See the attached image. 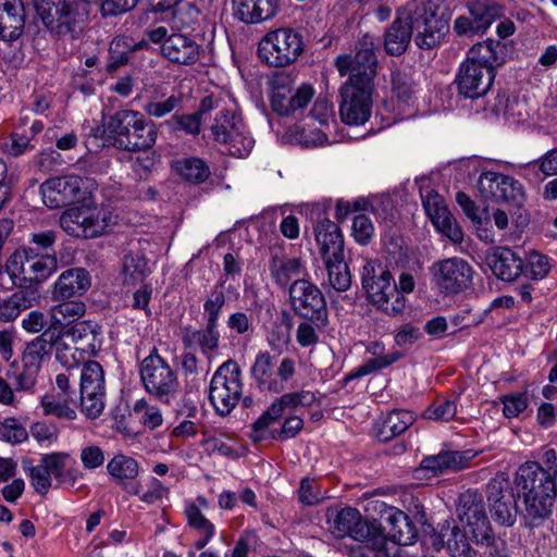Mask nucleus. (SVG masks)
Segmentation results:
<instances>
[{"label":"nucleus","mask_w":557,"mask_h":557,"mask_svg":"<svg viewBox=\"0 0 557 557\" xmlns=\"http://www.w3.org/2000/svg\"><path fill=\"white\" fill-rule=\"evenodd\" d=\"M314 401L315 395L310 391H300L284 394L278 399H276L271 405V407L253 422V440H260L262 435L259 433L264 431L272 422L281 418L285 410H293L299 407H309Z\"/></svg>","instance_id":"4be33fe9"},{"label":"nucleus","mask_w":557,"mask_h":557,"mask_svg":"<svg viewBox=\"0 0 557 557\" xmlns=\"http://www.w3.org/2000/svg\"><path fill=\"white\" fill-rule=\"evenodd\" d=\"M470 451L442 450L437 455L426 456L421 468L438 475L445 471H459L468 466L473 456Z\"/></svg>","instance_id":"7c9ffc66"},{"label":"nucleus","mask_w":557,"mask_h":557,"mask_svg":"<svg viewBox=\"0 0 557 557\" xmlns=\"http://www.w3.org/2000/svg\"><path fill=\"white\" fill-rule=\"evenodd\" d=\"M469 14L474 23L476 34H484L499 16L500 8L495 3L480 0L468 3Z\"/></svg>","instance_id":"a18cd8bd"},{"label":"nucleus","mask_w":557,"mask_h":557,"mask_svg":"<svg viewBox=\"0 0 557 557\" xmlns=\"http://www.w3.org/2000/svg\"><path fill=\"white\" fill-rule=\"evenodd\" d=\"M39 372V369L22 361L21 367L13 363L7 376L13 381L16 392H32L37 384Z\"/></svg>","instance_id":"8fccbe9b"},{"label":"nucleus","mask_w":557,"mask_h":557,"mask_svg":"<svg viewBox=\"0 0 557 557\" xmlns=\"http://www.w3.org/2000/svg\"><path fill=\"white\" fill-rule=\"evenodd\" d=\"M492 272L503 281L511 282L523 272V260L511 249L498 247L486 257Z\"/></svg>","instance_id":"bb28decb"},{"label":"nucleus","mask_w":557,"mask_h":557,"mask_svg":"<svg viewBox=\"0 0 557 557\" xmlns=\"http://www.w3.org/2000/svg\"><path fill=\"white\" fill-rule=\"evenodd\" d=\"M304 51L302 34L290 27H281L267 33L258 45L260 60L274 67L293 64Z\"/></svg>","instance_id":"9b49d317"},{"label":"nucleus","mask_w":557,"mask_h":557,"mask_svg":"<svg viewBox=\"0 0 557 557\" xmlns=\"http://www.w3.org/2000/svg\"><path fill=\"white\" fill-rule=\"evenodd\" d=\"M139 374L145 391L156 399L170 404L177 398L180 393L177 372L160 356L156 347L141 360Z\"/></svg>","instance_id":"1a4fd4ad"},{"label":"nucleus","mask_w":557,"mask_h":557,"mask_svg":"<svg viewBox=\"0 0 557 557\" xmlns=\"http://www.w3.org/2000/svg\"><path fill=\"white\" fill-rule=\"evenodd\" d=\"M234 16L246 24L268 21L280 10V0H232Z\"/></svg>","instance_id":"393cba45"},{"label":"nucleus","mask_w":557,"mask_h":557,"mask_svg":"<svg viewBox=\"0 0 557 557\" xmlns=\"http://www.w3.org/2000/svg\"><path fill=\"white\" fill-rule=\"evenodd\" d=\"M457 413L455 401L449 399H440L431 405L424 412V417L435 421H450Z\"/></svg>","instance_id":"774afa93"},{"label":"nucleus","mask_w":557,"mask_h":557,"mask_svg":"<svg viewBox=\"0 0 557 557\" xmlns=\"http://www.w3.org/2000/svg\"><path fill=\"white\" fill-rule=\"evenodd\" d=\"M176 170L182 177L194 184L203 183L210 175V169L199 158H187L176 163Z\"/></svg>","instance_id":"864d4df0"},{"label":"nucleus","mask_w":557,"mask_h":557,"mask_svg":"<svg viewBox=\"0 0 557 557\" xmlns=\"http://www.w3.org/2000/svg\"><path fill=\"white\" fill-rule=\"evenodd\" d=\"M413 422L414 416L412 412L395 409L376 421L374 426L375 436L380 442H388L407 431Z\"/></svg>","instance_id":"2f4dec72"},{"label":"nucleus","mask_w":557,"mask_h":557,"mask_svg":"<svg viewBox=\"0 0 557 557\" xmlns=\"http://www.w3.org/2000/svg\"><path fill=\"white\" fill-rule=\"evenodd\" d=\"M85 311L86 306L83 301L63 300V302L52 306L50 308L49 327H54V330L61 334V329L65 323H69L72 320L81 318L82 315H84Z\"/></svg>","instance_id":"37998d69"},{"label":"nucleus","mask_w":557,"mask_h":557,"mask_svg":"<svg viewBox=\"0 0 557 557\" xmlns=\"http://www.w3.org/2000/svg\"><path fill=\"white\" fill-rule=\"evenodd\" d=\"M182 342L187 348L199 347L203 354L211 352L220 343L218 324L206 321V327L200 330L185 326L182 329Z\"/></svg>","instance_id":"f704fd0d"},{"label":"nucleus","mask_w":557,"mask_h":557,"mask_svg":"<svg viewBox=\"0 0 557 557\" xmlns=\"http://www.w3.org/2000/svg\"><path fill=\"white\" fill-rule=\"evenodd\" d=\"M26 270L24 271V276H22V282H24V287L29 286L33 287V284L38 285L46 281L53 272H55L58 268V261L54 256L45 255V256H35L29 253L28 261H26Z\"/></svg>","instance_id":"ea45409f"},{"label":"nucleus","mask_w":557,"mask_h":557,"mask_svg":"<svg viewBox=\"0 0 557 557\" xmlns=\"http://www.w3.org/2000/svg\"><path fill=\"white\" fill-rule=\"evenodd\" d=\"M362 537H367V545L374 553L375 557H398L399 546H404L389 534L386 535L381 530L374 528L370 529L367 527V534H363Z\"/></svg>","instance_id":"79ce46f5"},{"label":"nucleus","mask_w":557,"mask_h":557,"mask_svg":"<svg viewBox=\"0 0 557 557\" xmlns=\"http://www.w3.org/2000/svg\"><path fill=\"white\" fill-rule=\"evenodd\" d=\"M436 10L431 0H410L406 5V20L410 22L414 44L420 49L437 47L448 32L447 22Z\"/></svg>","instance_id":"0eeeda50"},{"label":"nucleus","mask_w":557,"mask_h":557,"mask_svg":"<svg viewBox=\"0 0 557 557\" xmlns=\"http://www.w3.org/2000/svg\"><path fill=\"white\" fill-rule=\"evenodd\" d=\"M421 199L425 213L432 223L449 212L443 197L433 189L421 190Z\"/></svg>","instance_id":"13d9d810"},{"label":"nucleus","mask_w":557,"mask_h":557,"mask_svg":"<svg viewBox=\"0 0 557 557\" xmlns=\"http://www.w3.org/2000/svg\"><path fill=\"white\" fill-rule=\"evenodd\" d=\"M36 15L57 37L74 38L84 27L87 11L77 0H33Z\"/></svg>","instance_id":"423d86ee"},{"label":"nucleus","mask_w":557,"mask_h":557,"mask_svg":"<svg viewBox=\"0 0 557 557\" xmlns=\"http://www.w3.org/2000/svg\"><path fill=\"white\" fill-rule=\"evenodd\" d=\"M507 46L494 39L473 45L456 77L459 95L476 99L484 96L495 78V69L507 60Z\"/></svg>","instance_id":"f03ea898"},{"label":"nucleus","mask_w":557,"mask_h":557,"mask_svg":"<svg viewBox=\"0 0 557 557\" xmlns=\"http://www.w3.org/2000/svg\"><path fill=\"white\" fill-rule=\"evenodd\" d=\"M371 507L380 515L382 522L386 523L388 534L398 543L410 545L416 541L417 528L404 511L381 500L369 502L366 510L369 511Z\"/></svg>","instance_id":"412c9836"},{"label":"nucleus","mask_w":557,"mask_h":557,"mask_svg":"<svg viewBox=\"0 0 557 557\" xmlns=\"http://www.w3.org/2000/svg\"><path fill=\"white\" fill-rule=\"evenodd\" d=\"M104 128L112 136L113 146L127 152L150 149L158 138L156 123L134 110H120L109 115Z\"/></svg>","instance_id":"20e7f679"},{"label":"nucleus","mask_w":557,"mask_h":557,"mask_svg":"<svg viewBox=\"0 0 557 557\" xmlns=\"http://www.w3.org/2000/svg\"><path fill=\"white\" fill-rule=\"evenodd\" d=\"M78 406L89 419L98 418L104 409L106 388L98 391L95 387H79L77 393Z\"/></svg>","instance_id":"49530a36"},{"label":"nucleus","mask_w":557,"mask_h":557,"mask_svg":"<svg viewBox=\"0 0 557 557\" xmlns=\"http://www.w3.org/2000/svg\"><path fill=\"white\" fill-rule=\"evenodd\" d=\"M289 300L294 313L318 324H329V309L320 288L307 280H295L289 286Z\"/></svg>","instance_id":"2eb2a0df"},{"label":"nucleus","mask_w":557,"mask_h":557,"mask_svg":"<svg viewBox=\"0 0 557 557\" xmlns=\"http://www.w3.org/2000/svg\"><path fill=\"white\" fill-rule=\"evenodd\" d=\"M39 301L37 288L20 287L11 296L0 298V320L3 322L14 321L22 311L29 309Z\"/></svg>","instance_id":"c756f323"},{"label":"nucleus","mask_w":557,"mask_h":557,"mask_svg":"<svg viewBox=\"0 0 557 557\" xmlns=\"http://www.w3.org/2000/svg\"><path fill=\"white\" fill-rule=\"evenodd\" d=\"M376 63L374 45L368 35L358 42L355 53L335 59L339 75H349L341 87L339 115L345 124L363 125L370 119Z\"/></svg>","instance_id":"f257e3e1"},{"label":"nucleus","mask_w":557,"mask_h":557,"mask_svg":"<svg viewBox=\"0 0 557 557\" xmlns=\"http://www.w3.org/2000/svg\"><path fill=\"white\" fill-rule=\"evenodd\" d=\"M172 13L176 25L183 28L193 26L200 16V10L189 0H180Z\"/></svg>","instance_id":"052dcab7"},{"label":"nucleus","mask_w":557,"mask_h":557,"mask_svg":"<svg viewBox=\"0 0 557 557\" xmlns=\"http://www.w3.org/2000/svg\"><path fill=\"white\" fill-rule=\"evenodd\" d=\"M401 358V354L399 351H393L386 355H380L373 359L368 360L364 364L360 366L355 374H351L350 377H359L363 375H368L377 370L387 368L388 366L397 362Z\"/></svg>","instance_id":"338daca9"},{"label":"nucleus","mask_w":557,"mask_h":557,"mask_svg":"<svg viewBox=\"0 0 557 557\" xmlns=\"http://www.w3.org/2000/svg\"><path fill=\"white\" fill-rule=\"evenodd\" d=\"M165 125L173 132L183 131L189 135L200 132L201 119L195 112L191 114H174L165 121Z\"/></svg>","instance_id":"680f3d73"},{"label":"nucleus","mask_w":557,"mask_h":557,"mask_svg":"<svg viewBox=\"0 0 557 557\" xmlns=\"http://www.w3.org/2000/svg\"><path fill=\"white\" fill-rule=\"evenodd\" d=\"M329 284L337 292H346L351 286V274L347 263L345 262V256L334 258L324 261Z\"/></svg>","instance_id":"de8ad7c7"},{"label":"nucleus","mask_w":557,"mask_h":557,"mask_svg":"<svg viewBox=\"0 0 557 557\" xmlns=\"http://www.w3.org/2000/svg\"><path fill=\"white\" fill-rule=\"evenodd\" d=\"M25 24L22 0H0V39L12 42L18 39Z\"/></svg>","instance_id":"a878e982"},{"label":"nucleus","mask_w":557,"mask_h":557,"mask_svg":"<svg viewBox=\"0 0 557 557\" xmlns=\"http://www.w3.org/2000/svg\"><path fill=\"white\" fill-rule=\"evenodd\" d=\"M326 520L329 530L336 537L359 539L363 536L364 522L360 512L355 508H330L326 511Z\"/></svg>","instance_id":"5701e85b"},{"label":"nucleus","mask_w":557,"mask_h":557,"mask_svg":"<svg viewBox=\"0 0 557 557\" xmlns=\"http://www.w3.org/2000/svg\"><path fill=\"white\" fill-rule=\"evenodd\" d=\"M225 301V281L220 280L213 285L203 304L206 321L218 324Z\"/></svg>","instance_id":"3c124183"},{"label":"nucleus","mask_w":557,"mask_h":557,"mask_svg":"<svg viewBox=\"0 0 557 557\" xmlns=\"http://www.w3.org/2000/svg\"><path fill=\"white\" fill-rule=\"evenodd\" d=\"M133 412L150 430L159 428L163 423V417L159 407L150 405L144 398L135 403Z\"/></svg>","instance_id":"4d7b16f0"},{"label":"nucleus","mask_w":557,"mask_h":557,"mask_svg":"<svg viewBox=\"0 0 557 557\" xmlns=\"http://www.w3.org/2000/svg\"><path fill=\"white\" fill-rule=\"evenodd\" d=\"M412 32L406 20V9L393 21L384 34V48L391 55L403 54L410 42Z\"/></svg>","instance_id":"473e14b6"},{"label":"nucleus","mask_w":557,"mask_h":557,"mask_svg":"<svg viewBox=\"0 0 557 557\" xmlns=\"http://www.w3.org/2000/svg\"><path fill=\"white\" fill-rule=\"evenodd\" d=\"M161 51L169 61L177 64H193L199 58V45L181 34L168 37L162 44Z\"/></svg>","instance_id":"c85d7f7f"},{"label":"nucleus","mask_w":557,"mask_h":557,"mask_svg":"<svg viewBox=\"0 0 557 557\" xmlns=\"http://www.w3.org/2000/svg\"><path fill=\"white\" fill-rule=\"evenodd\" d=\"M184 95L181 91L173 92L165 99H152L144 106L147 115L161 119L177 111L183 107Z\"/></svg>","instance_id":"603ef678"},{"label":"nucleus","mask_w":557,"mask_h":557,"mask_svg":"<svg viewBox=\"0 0 557 557\" xmlns=\"http://www.w3.org/2000/svg\"><path fill=\"white\" fill-rule=\"evenodd\" d=\"M29 253H34L32 248H24L22 250H15L8 259L5 263V273H8L12 285L23 287L22 276L26 270V261H28Z\"/></svg>","instance_id":"5fc2aeb1"},{"label":"nucleus","mask_w":557,"mask_h":557,"mask_svg":"<svg viewBox=\"0 0 557 557\" xmlns=\"http://www.w3.org/2000/svg\"><path fill=\"white\" fill-rule=\"evenodd\" d=\"M456 511L460 522L465 523L476 544L490 548L491 556L505 557L499 554V546L503 547L504 543H498L494 536L482 494L476 490H467L460 494Z\"/></svg>","instance_id":"6e6552de"},{"label":"nucleus","mask_w":557,"mask_h":557,"mask_svg":"<svg viewBox=\"0 0 557 557\" xmlns=\"http://www.w3.org/2000/svg\"><path fill=\"white\" fill-rule=\"evenodd\" d=\"M361 285L368 299L381 311L396 315L406 307V298L398 290L392 273L377 260H366L361 269Z\"/></svg>","instance_id":"39448f33"},{"label":"nucleus","mask_w":557,"mask_h":557,"mask_svg":"<svg viewBox=\"0 0 557 557\" xmlns=\"http://www.w3.org/2000/svg\"><path fill=\"white\" fill-rule=\"evenodd\" d=\"M433 282L445 295H456L472 285L473 269L458 257L440 260L431 267Z\"/></svg>","instance_id":"f3484780"},{"label":"nucleus","mask_w":557,"mask_h":557,"mask_svg":"<svg viewBox=\"0 0 557 557\" xmlns=\"http://www.w3.org/2000/svg\"><path fill=\"white\" fill-rule=\"evenodd\" d=\"M107 471L125 490V484L136 483L133 480L139 473V466L134 458L120 454L107 463Z\"/></svg>","instance_id":"a19ab883"},{"label":"nucleus","mask_w":557,"mask_h":557,"mask_svg":"<svg viewBox=\"0 0 557 557\" xmlns=\"http://www.w3.org/2000/svg\"><path fill=\"white\" fill-rule=\"evenodd\" d=\"M211 133L213 139L223 145L228 154L237 158L248 156L255 145L242 115L236 110L218 111L211 125Z\"/></svg>","instance_id":"ddd939ff"},{"label":"nucleus","mask_w":557,"mask_h":557,"mask_svg":"<svg viewBox=\"0 0 557 557\" xmlns=\"http://www.w3.org/2000/svg\"><path fill=\"white\" fill-rule=\"evenodd\" d=\"M125 492L138 496L147 505H153L168 498L169 488L157 478L150 476L146 481V490L139 482L125 484Z\"/></svg>","instance_id":"c03bdc74"},{"label":"nucleus","mask_w":557,"mask_h":557,"mask_svg":"<svg viewBox=\"0 0 557 557\" xmlns=\"http://www.w3.org/2000/svg\"><path fill=\"white\" fill-rule=\"evenodd\" d=\"M243 395L242 370L238 363L228 359L213 373L209 386V401L215 412L225 417L230 414Z\"/></svg>","instance_id":"f8f14e48"},{"label":"nucleus","mask_w":557,"mask_h":557,"mask_svg":"<svg viewBox=\"0 0 557 557\" xmlns=\"http://www.w3.org/2000/svg\"><path fill=\"white\" fill-rule=\"evenodd\" d=\"M146 46L145 41L136 42L127 36H116L109 45V60L106 65L108 73H113L129 62V57L135 51Z\"/></svg>","instance_id":"58836bf2"},{"label":"nucleus","mask_w":557,"mask_h":557,"mask_svg":"<svg viewBox=\"0 0 557 557\" xmlns=\"http://www.w3.org/2000/svg\"><path fill=\"white\" fill-rule=\"evenodd\" d=\"M28 438L26 429L14 418L0 421V441L21 444Z\"/></svg>","instance_id":"e2e57ef3"},{"label":"nucleus","mask_w":557,"mask_h":557,"mask_svg":"<svg viewBox=\"0 0 557 557\" xmlns=\"http://www.w3.org/2000/svg\"><path fill=\"white\" fill-rule=\"evenodd\" d=\"M481 195L498 202L521 208L525 201L523 185L512 176L499 172H483L478 181Z\"/></svg>","instance_id":"6ab92c4d"},{"label":"nucleus","mask_w":557,"mask_h":557,"mask_svg":"<svg viewBox=\"0 0 557 557\" xmlns=\"http://www.w3.org/2000/svg\"><path fill=\"white\" fill-rule=\"evenodd\" d=\"M96 187L95 180L71 174L48 178L40 185V194L48 208L59 209L86 200Z\"/></svg>","instance_id":"4468645a"},{"label":"nucleus","mask_w":557,"mask_h":557,"mask_svg":"<svg viewBox=\"0 0 557 557\" xmlns=\"http://www.w3.org/2000/svg\"><path fill=\"white\" fill-rule=\"evenodd\" d=\"M327 324H318L314 321L305 320L297 326L296 341L301 347L314 346L319 339V331L324 330Z\"/></svg>","instance_id":"69168bd1"},{"label":"nucleus","mask_w":557,"mask_h":557,"mask_svg":"<svg viewBox=\"0 0 557 557\" xmlns=\"http://www.w3.org/2000/svg\"><path fill=\"white\" fill-rule=\"evenodd\" d=\"M467 529L462 531L459 527H453L447 534L445 546L450 557H475L476 552L467 537Z\"/></svg>","instance_id":"09e8293b"},{"label":"nucleus","mask_w":557,"mask_h":557,"mask_svg":"<svg viewBox=\"0 0 557 557\" xmlns=\"http://www.w3.org/2000/svg\"><path fill=\"white\" fill-rule=\"evenodd\" d=\"M91 286L89 272L84 268L63 271L53 284V299L67 300L84 295Z\"/></svg>","instance_id":"b1692460"},{"label":"nucleus","mask_w":557,"mask_h":557,"mask_svg":"<svg viewBox=\"0 0 557 557\" xmlns=\"http://www.w3.org/2000/svg\"><path fill=\"white\" fill-rule=\"evenodd\" d=\"M515 484L523 500L527 523L532 528L542 525L550 517L556 499L555 471L545 470L539 461H527L518 468Z\"/></svg>","instance_id":"7ed1b4c3"},{"label":"nucleus","mask_w":557,"mask_h":557,"mask_svg":"<svg viewBox=\"0 0 557 557\" xmlns=\"http://www.w3.org/2000/svg\"><path fill=\"white\" fill-rule=\"evenodd\" d=\"M550 270L548 258L536 251L529 253L527 263H523V272L527 277L532 280L544 278Z\"/></svg>","instance_id":"bf43d9fd"},{"label":"nucleus","mask_w":557,"mask_h":557,"mask_svg":"<svg viewBox=\"0 0 557 557\" xmlns=\"http://www.w3.org/2000/svg\"><path fill=\"white\" fill-rule=\"evenodd\" d=\"M269 270L273 280L281 286H286L293 277L300 275L301 261L298 258H289L282 250H271Z\"/></svg>","instance_id":"e433bc0d"},{"label":"nucleus","mask_w":557,"mask_h":557,"mask_svg":"<svg viewBox=\"0 0 557 557\" xmlns=\"http://www.w3.org/2000/svg\"><path fill=\"white\" fill-rule=\"evenodd\" d=\"M59 338L60 333L54 327H48V330L26 344L22 361L41 370L44 359L51 354Z\"/></svg>","instance_id":"72a5a7b5"},{"label":"nucleus","mask_w":557,"mask_h":557,"mask_svg":"<svg viewBox=\"0 0 557 557\" xmlns=\"http://www.w3.org/2000/svg\"><path fill=\"white\" fill-rule=\"evenodd\" d=\"M123 285L135 286L144 283L150 274L149 261L140 250H129L122 259Z\"/></svg>","instance_id":"4c0bfd02"},{"label":"nucleus","mask_w":557,"mask_h":557,"mask_svg":"<svg viewBox=\"0 0 557 557\" xmlns=\"http://www.w3.org/2000/svg\"><path fill=\"white\" fill-rule=\"evenodd\" d=\"M271 85V108L282 116L295 114L306 108L314 96L311 85L302 84L295 88L293 78L286 74L276 75Z\"/></svg>","instance_id":"dca6fc26"},{"label":"nucleus","mask_w":557,"mask_h":557,"mask_svg":"<svg viewBox=\"0 0 557 557\" xmlns=\"http://www.w3.org/2000/svg\"><path fill=\"white\" fill-rule=\"evenodd\" d=\"M95 387L98 391L104 387V371L97 361L86 362L81 370L79 387Z\"/></svg>","instance_id":"0e129e2a"},{"label":"nucleus","mask_w":557,"mask_h":557,"mask_svg":"<svg viewBox=\"0 0 557 557\" xmlns=\"http://www.w3.org/2000/svg\"><path fill=\"white\" fill-rule=\"evenodd\" d=\"M314 233L323 261L344 256V237L337 224L323 219L315 225Z\"/></svg>","instance_id":"cd10ccee"},{"label":"nucleus","mask_w":557,"mask_h":557,"mask_svg":"<svg viewBox=\"0 0 557 557\" xmlns=\"http://www.w3.org/2000/svg\"><path fill=\"white\" fill-rule=\"evenodd\" d=\"M250 374L262 391L278 393L284 387L273 372V357L269 351H259L250 369Z\"/></svg>","instance_id":"c9c22d12"},{"label":"nucleus","mask_w":557,"mask_h":557,"mask_svg":"<svg viewBox=\"0 0 557 557\" xmlns=\"http://www.w3.org/2000/svg\"><path fill=\"white\" fill-rule=\"evenodd\" d=\"M67 455L53 453L41 457L38 465H34L28 458L22 460V469L28 475L34 490L46 495L51 487V478L65 481L64 463Z\"/></svg>","instance_id":"aec40b11"},{"label":"nucleus","mask_w":557,"mask_h":557,"mask_svg":"<svg viewBox=\"0 0 557 557\" xmlns=\"http://www.w3.org/2000/svg\"><path fill=\"white\" fill-rule=\"evenodd\" d=\"M112 220L109 208L85 203L66 209L60 216L61 228L70 236L90 239L107 233Z\"/></svg>","instance_id":"9d476101"},{"label":"nucleus","mask_w":557,"mask_h":557,"mask_svg":"<svg viewBox=\"0 0 557 557\" xmlns=\"http://www.w3.org/2000/svg\"><path fill=\"white\" fill-rule=\"evenodd\" d=\"M41 407L45 414L55 416L61 419L74 420L76 418V407L67 399L61 398L54 394L45 395L41 399Z\"/></svg>","instance_id":"6e6d98bb"},{"label":"nucleus","mask_w":557,"mask_h":557,"mask_svg":"<svg viewBox=\"0 0 557 557\" xmlns=\"http://www.w3.org/2000/svg\"><path fill=\"white\" fill-rule=\"evenodd\" d=\"M486 499L492 518L496 523L511 527L516 522L518 508L511 482L504 474H497L486 484Z\"/></svg>","instance_id":"a211bd4d"}]
</instances>
